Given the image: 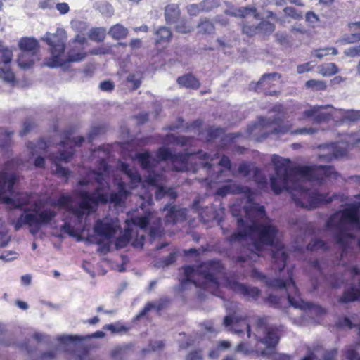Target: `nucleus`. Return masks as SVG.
Segmentation results:
<instances>
[{"label": "nucleus", "instance_id": "obj_1", "mask_svg": "<svg viewBox=\"0 0 360 360\" xmlns=\"http://www.w3.org/2000/svg\"><path fill=\"white\" fill-rule=\"evenodd\" d=\"M44 41L50 46L51 57L46 58L44 61L45 65L49 68L62 66L65 63L79 62L86 56L84 51V46L86 39L84 37L77 34L75 38L69 42L70 49L65 61L62 59L65 51V45L64 41L56 34H52L46 37Z\"/></svg>", "mask_w": 360, "mask_h": 360}, {"label": "nucleus", "instance_id": "obj_2", "mask_svg": "<svg viewBox=\"0 0 360 360\" xmlns=\"http://www.w3.org/2000/svg\"><path fill=\"white\" fill-rule=\"evenodd\" d=\"M247 227L251 232V235L256 233L258 236L252 242L257 251H262L264 245L276 248L272 252L271 257L274 269L281 272L286 266L288 255L284 251L283 245H278L275 243L278 232L276 226L271 224H259L256 220H252V224Z\"/></svg>", "mask_w": 360, "mask_h": 360}, {"label": "nucleus", "instance_id": "obj_3", "mask_svg": "<svg viewBox=\"0 0 360 360\" xmlns=\"http://www.w3.org/2000/svg\"><path fill=\"white\" fill-rule=\"evenodd\" d=\"M222 264L219 260H209L198 264L184 267L185 278L181 281V285L187 283H193L196 287L205 288L207 283H217L216 274L221 271Z\"/></svg>", "mask_w": 360, "mask_h": 360}, {"label": "nucleus", "instance_id": "obj_4", "mask_svg": "<svg viewBox=\"0 0 360 360\" xmlns=\"http://www.w3.org/2000/svg\"><path fill=\"white\" fill-rule=\"evenodd\" d=\"M288 278L284 281L281 278H268L265 274L257 269L251 271L250 276L253 278L264 282L266 286L272 289H287L288 300L289 304L295 308H302V300L300 298L299 290L293 280L292 270L288 271Z\"/></svg>", "mask_w": 360, "mask_h": 360}, {"label": "nucleus", "instance_id": "obj_5", "mask_svg": "<svg viewBox=\"0 0 360 360\" xmlns=\"http://www.w3.org/2000/svg\"><path fill=\"white\" fill-rule=\"evenodd\" d=\"M271 161L276 175L270 178L271 190L276 195L281 193L284 190L290 193L292 186H290L289 182L292 181V176L295 175L290 166V160L274 155Z\"/></svg>", "mask_w": 360, "mask_h": 360}, {"label": "nucleus", "instance_id": "obj_6", "mask_svg": "<svg viewBox=\"0 0 360 360\" xmlns=\"http://www.w3.org/2000/svg\"><path fill=\"white\" fill-rule=\"evenodd\" d=\"M274 112H278L282 114V116H275L273 118H267L263 116L258 117L257 120L248 127V132L250 134H254L257 130L262 131L266 127L276 126L270 132L265 134L262 138H266L269 134H286L291 129V124H283V106L282 105H275L271 109Z\"/></svg>", "mask_w": 360, "mask_h": 360}, {"label": "nucleus", "instance_id": "obj_7", "mask_svg": "<svg viewBox=\"0 0 360 360\" xmlns=\"http://www.w3.org/2000/svg\"><path fill=\"white\" fill-rule=\"evenodd\" d=\"M56 216L52 210H43L37 214L26 213L21 214L13 223L14 229L20 230L27 225L31 234L36 235L43 225L49 224Z\"/></svg>", "mask_w": 360, "mask_h": 360}, {"label": "nucleus", "instance_id": "obj_8", "mask_svg": "<svg viewBox=\"0 0 360 360\" xmlns=\"http://www.w3.org/2000/svg\"><path fill=\"white\" fill-rule=\"evenodd\" d=\"M292 171L295 175L319 182L336 174L334 167L331 165H297L292 167Z\"/></svg>", "mask_w": 360, "mask_h": 360}, {"label": "nucleus", "instance_id": "obj_9", "mask_svg": "<svg viewBox=\"0 0 360 360\" xmlns=\"http://www.w3.org/2000/svg\"><path fill=\"white\" fill-rule=\"evenodd\" d=\"M77 195L81 199V208L86 210V216H89L94 212L98 205L110 203V194L108 195L103 193V188L100 185L94 189L92 193L86 191H80Z\"/></svg>", "mask_w": 360, "mask_h": 360}, {"label": "nucleus", "instance_id": "obj_10", "mask_svg": "<svg viewBox=\"0 0 360 360\" xmlns=\"http://www.w3.org/2000/svg\"><path fill=\"white\" fill-rule=\"evenodd\" d=\"M193 155L194 153L191 152L172 153L168 148L165 147H160L156 151L158 162L169 160L172 170L175 172L187 171L189 158Z\"/></svg>", "mask_w": 360, "mask_h": 360}, {"label": "nucleus", "instance_id": "obj_11", "mask_svg": "<svg viewBox=\"0 0 360 360\" xmlns=\"http://www.w3.org/2000/svg\"><path fill=\"white\" fill-rule=\"evenodd\" d=\"M72 133L71 130H66L63 132V140L60 141L58 145L63 148H68V150L59 152V156L56 157L58 161L66 162L70 161L75 154V148L81 146L84 142V138L82 136L71 138Z\"/></svg>", "mask_w": 360, "mask_h": 360}, {"label": "nucleus", "instance_id": "obj_12", "mask_svg": "<svg viewBox=\"0 0 360 360\" xmlns=\"http://www.w3.org/2000/svg\"><path fill=\"white\" fill-rule=\"evenodd\" d=\"M268 318L266 316L259 317L256 321V326L258 329H265L266 334L261 341L265 343L268 348H275L278 345L281 333L283 330L282 326L267 327Z\"/></svg>", "mask_w": 360, "mask_h": 360}, {"label": "nucleus", "instance_id": "obj_13", "mask_svg": "<svg viewBox=\"0 0 360 360\" xmlns=\"http://www.w3.org/2000/svg\"><path fill=\"white\" fill-rule=\"evenodd\" d=\"M317 148L321 150L318 155V159L328 163L342 158L347 154L346 148L340 147L338 143L335 142L320 144Z\"/></svg>", "mask_w": 360, "mask_h": 360}, {"label": "nucleus", "instance_id": "obj_14", "mask_svg": "<svg viewBox=\"0 0 360 360\" xmlns=\"http://www.w3.org/2000/svg\"><path fill=\"white\" fill-rule=\"evenodd\" d=\"M72 197L69 195H61L58 197L56 202L51 204L52 206L65 208L69 213L75 217L77 224H82L85 215H86V209L81 208L80 201L77 207H74L71 204Z\"/></svg>", "mask_w": 360, "mask_h": 360}, {"label": "nucleus", "instance_id": "obj_15", "mask_svg": "<svg viewBox=\"0 0 360 360\" xmlns=\"http://www.w3.org/2000/svg\"><path fill=\"white\" fill-rule=\"evenodd\" d=\"M228 285L231 290L250 301H257L261 295V290L255 286L248 285L237 281H230Z\"/></svg>", "mask_w": 360, "mask_h": 360}, {"label": "nucleus", "instance_id": "obj_16", "mask_svg": "<svg viewBox=\"0 0 360 360\" xmlns=\"http://www.w3.org/2000/svg\"><path fill=\"white\" fill-rule=\"evenodd\" d=\"M360 202L350 204L342 210L340 213V222L350 224L360 229Z\"/></svg>", "mask_w": 360, "mask_h": 360}, {"label": "nucleus", "instance_id": "obj_17", "mask_svg": "<svg viewBox=\"0 0 360 360\" xmlns=\"http://www.w3.org/2000/svg\"><path fill=\"white\" fill-rule=\"evenodd\" d=\"M330 105L311 106L303 112L302 119L311 118L314 123L321 124L327 122L333 117L331 112L326 110Z\"/></svg>", "mask_w": 360, "mask_h": 360}, {"label": "nucleus", "instance_id": "obj_18", "mask_svg": "<svg viewBox=\"0 0 360 360\" xmlns=\"http://www.w3.org/2000/svg\"><path fill=\"white\" fill-rule=\"evenodd\" d=\"M118 229L119 226L111 219H98L94 226L95 233L108 240L115 237Z\"/></svg>", "mask_w": 360, "mask_h": 360}, {"label": "nucleus", "instance_id": "obj_19", "mask_svg": "<svg viewBox=\"0 0 360 360\" xmlns=\"http://www.w3.org/2000/svg\"><path fill=\"white\" fill-rule=\"evenodd\" d=\"M281 77L278 72L265 73L260 79L255 84L256 91H264L265 95L275 96L278 94L276 91H271L270 89L275 85L274 81Z\"/></svg>", "mask_w": 360, "mask_h": 360}, {"label": "nucleus", "instance_id": "obj_20", "mask_svg": "<svg viewBox=\"0 0 360 360\" xmlns=\"http://www.w3.org/2000/svg\"><path fill=\"white\" fill-rule=\"evenodd\" d=\"M117 191H112L110 193V203L115 207H122L125 205L127 198L131 192L127 189V185L122 179L116 183Z\"/></svg>", "mask_w": 360, "mask_h": 360}, {"label": "nucleus", "instance_id": "obj_21", "mask_svg": "<svg viewBox=\"0 0 360 360\" xmlns=\"http://www.w3.org/2000/svg\"><path fill=\"white\" fill-rule=\"evenodd\" d=\"M311 191L304 188L300 183L292 181V187L290 193L295 205L297 207L305 208L304 203L309 200Z\"/></svg>", "mask_w": 360, "mask_h": 360}, {"label": "nucleus", "instance_id": "obj_22", "mask_svg": "<svg viewBox=\"0 0 360 360\" xmlns=\"http://www.w3.org/2000/svg\"><path fill=\"white\" fill-rule=\"evenodd\" d=\"M336 196V195L330 196L328 193H320L317 191H311L309 200L304 203L305 208L311 210L322 205L330 203Z\"/></svg>", "mask_w": 360, "mask_h": 360}, {"label": "nucleus", "instance_id": "obj_23", "mask_svg": "<svg viewBox=\"0 0 360 360\" xmlns=\"http://www.w3.org/2000/svg\"><path fill=\"white\" fill-rule=\"evenodd\" d=\"M249 226L243 217H238L237 219V228L238 231L232 233L229 236L226 237V241L232 244L244 240L248 236H251V232L247 227Z\"/></svg>", "mask_w": 360, "mask_h": 360}, {"label": "nucleus", "instance_id": "obj_24", "mask_svg": "<svg viewBox=\"0 0 360 360\" xmlns=\"http://www.w3.org/2000/svg\"><path fill=\"white\" fill-rule=\"evenodd\" d=\"M167 210V214L165 217V222L167 224H176L178 222L184 221L186 219V210L178 207L176 205H167L164 210Z\"/></svg>", "mask_w": 360, "mask_h": 360}, {"label": "nucleus", "instance_id": "obj_25", "mask_svg": "<svg viewBox=\"0 0 360 360\" xmlns=\"http://www.w3.org/2000/svg\"><path fill=\"white\" fill-rule=\"evenodd\" d=\"M199 216L200 221L204 224H207L212 221H217L220 225L223 220V217L219 216V214L213 205L206 206L199 211Z\"/></svg>", "mask_w": 360, "mask_h": 360}, {"label": "nucleus", "instance_id": "obj_26", "mask_svg": "<svg viewBox=\"0 0 360 360\" xmlns=\"http://www.w3.org/2000/svg\"><path fill=\"white\" fill-rule=\"evenodd\" d=\"M228 181L231 182V184L224 185L218 188L216 191V195L221 197H225L229 194H240L245 193L247 191H250L247 187H244L236 183H233L232 180H228Z\"/></svg>", "mask_w": 360, "mask_h": 360}, {"label": "nucleus", "instance_id": "obj_27", "mask_svg": "<svg viewBox=\"0 0 360 360\" xmlns=\"http://www.w3.org/2000/svg\"><path fill=\"white\" fill-rule=\"evenodd\" d=\"M342 222H339L337 224V227L339 229L338 231L335 233L334 238L335 243L341 246L342 248V253L347 250L349 246V240H353L355 236L351 233L347 232L345 229L341 228Z\"/></svg>", "mask_w": 360, "mask_h": 360}, {"label": "nucleus", "instance_id": "obj_28", "mask_svg": "<svg viewBox=\"0 0 360 360\" xmlns=\"http://www.w3.org/2000/svg\"><path fill=\"white\" fill-rule=\"evenodd\" d=\"M197 27V34L200 36H211L215 33V25L212 20L204 17L200 18Z\"/></svg>", "mask_w": 360, "mask_h": 360}, {"label": "nucleus", "instance_id": "obj_29", "mask_svg": "<svg viewBox=\"0 0 360 360\" xmlns=\"http://www.w3.org/2000/svg\"><path fill=\"white\" fill-rule=\"evenodd\" d=\"M243 209L245 216L249 218H257L262 219L266 216L264 206L260 205L256 202L245 205Z\"/></svg>", "mask_w": 360, "mask_h": 360}, {"label": "nucleus", "instance_id": "obj_30", "mask_svg": "<svg viewBox=\"0 0 360 360\" xmlns=\"http://www.w3.org/2000/svg\"><path fill=\"white\" fill-rule=\"evenodd\" d=\"M39 60V53H32V52H27V51H20L18 58V65L23 68L27 69L34 64L36 60Z\"/></svg>", "mask_w": 360, "mask_h": 360}, {"label": "nucleus", "instance_id": "obj_31", "mask_svg": "<svg viewBox=\"0 0 360 360\" xmlns=\"http://www.w3.org/2000/svg\"><path fill=\"white\" fill-rule=\"evenodd\" d=\"M181 11L178 4H170L165 6V18L169 25L178 22L180 19Z\"/></svg>", "mask_w": 360, "mask_h": 360}, {"label": "nucleus", "instance_id": "obj_32", "mask_svg": "<svg viewBox=\"0 0 360 360\" xmlns=\"http://www.w3.org/2000/svg\"><path fill=\"white\" fill-rule=\"evenodd\" d=\"M155 44L157 46H167L171 41L173 34L171 30L167 27H160L156 32Z\"/></svg>", "mask_w": 360, "mask_h": 360}, {"label": "nucleus", "instance_id": "obj_33", "mask_svg": "<svg viewBox=\"0 0 360 360\" xmlns=\"http://www.w3.org/2000/svg\"><path fill=\"white\" fill-rule=\"evenodd\" d=\"M224 13L227 15L238 18H245L250 14H252L255 17H257L258 15L255 7L230 8L226 9Z\"/></svg>", "mask_w": 360, "mask_h": 360}, {"label": "nucleus", "instance_id": "obj_34", "mask_svg": "<svg viewBox=\"0 0 360 360\" xmlns=\"http://www.w3.org/2000/svg\"><path fill=\"white\" fill-rule=\"evenodd\" d=\"M177 83L180 86L191 89H198L200 86V81L191 73L179 77Z\"/></svg>", "mask_w": 360, "mask_h": 360}, {"label": "nucleus", "instance_id": "obj_35", "mask_svg": "<svg viewBox=\"0 0 360 360\" xmlns=\"http://www.w3.org/2000/svg\"><path fill=\"white\" fill-rule=\"evenodd\" d=\"M142 169L150 171L155 167V159L150 155L148 151L138 153L135 155Z\"/></svg>", "mask_w": 360, "mask_h": 360}, {"label": "nucleus", "instance_id": "obj_36", "mask_svg": "<svg viewBox=\"0 0 360 360\" xmlns=\"http://www.w3.org/2000/svg\"><path fill=\"white\" fill-rule=\"evenodd\" d=\"M360 286V281L359 282ZM360 301V289L355 287H351L345 290L342 296L338 299V302L346 304Z\"/></svg>", "mask_w": 360, "mask_h": 360}, {"label": "nucleus", "instance_id": "obj_37", "mask_svg": "<svg viewBox=\"0 0 360 360\" xmlns=\"http://www.w3.org/2000/svg\"><path fill=\"white\" fill-rule=\"evenodd\" d=\"M18 46L20 51L39 53V45L34 38L22 37L20 39Z\"/></svg>", "mask_w": 360, "mask_h": 360}, {"label": "nucleus", "instance_id": "obj_38", "mask_svg": "<svg viewBox=\"0 0 360 360\" xmlns=\"http://www.w3.org/2000/svg\"><path fill=\"white\" fill-rule=\"evenodd\" d=\"M128 33V30L121 24H116L112 26L108 31L109 35L115 40L126 38Z\"/></svg>", "mask_w": 360, "mask_h": 360}, {"label": "nucleus", "instance_id": "obj_39", "mask_svg": "<svg viewBox=\"0 0 360 360\" xmlns=\"http://www.w3.org/2000/svg\"><path fill=\"white\" fill-rule=\"evenodd\" d=\"M319 73L323 77H330L337 74L339 68L334 63L321 64L318 67Z\"/></svg>", "mask_w": 360, "mask_h": 360}, {"label": "nucleus", "instance_id": "obj_40", "mask_svg": "<svg viewBox=\"0 0 360 360\" xmlns=\"http://www.w3.org/2000/svg\"><path fill=\"white\" fill-rule=\"evenodd\" d=\"M89 38L96 42H101L105 38V29L103 27H94L89 30Z\"/></svg>", "mask_w": 360, "mask_h": 360}, {"label": "nucleus", "instance_id": "obj_41", "mask_svg": "<svg viewBox=\"0 0 360 360\" xmlns=\"http://www.w3.org/2000/svg\"><path fill=\"white\" fill-rule=\"evenodd\" d=\"M151 212H146L143 216H136L132 218V223L141 229H146L149 224Z\"/></svg>", "mask_w": 360, "mask_h": 360}, {"label": "nucleus", "instance_id": "obj_42", "mask_svg": "<svg viewBox=\"0 0 360 360\" xmlns=\"http://www.w3.org/2000/svg\"><path fill=\"white\" fill-rule=\"evenodd\" d=\"M257 29L258 33L269 36L274 32L275 25L268 20H262L257 25Z\"/></svg>", "mask_w": 360, "mask_h": 360}, {"label": "nucleus", "instance_id": "obj_43", "mask_svg": "<svg viewBox=\"0 0 360 360\" xmlns=\"http://www.w3.org/2000/svg\"><path fill=\"white\" fill-rule=\"evenodd\" d=\"M207 136L206 141L211 142L217 138H219L224 134V129L221 127H209L206 129Z\"/></svg>", "mask_w": 360, "mask_h": 360}, {"label": "nucleus", "instance_id": "obj_44", "mask_svg": "<svg viewBox=\"0 0 360 360\" xmlns=\"http://www.w3.org/2000/svg\"><path fill=\"white\" fill-rule=\"evenodd\" d=\"M203 13L214 11L221 6L220 0H202L200 1Z\"/></svg>", "mask_w": 360, "mask_h": 360}, {"label": "nucleus", "instance_id": "obj_45", "mask_svg": "<svg viewBox=\"0 0 360 360\" xmlns=\"http://www.w3.org/2000/svg\"><path fill=\"white\" fill-rule=\"evenodd\" d=\"M13 58V52L8 48L4 46L0 41V63L6 65L9 64Z\"/></svg>", "mask_w": 360, "mask_h": 360}, {"label": "nucleus", "instance_id": "obj_46", "mask_svg": "<svg viewBox=\"0 0 360 360\" xmlns=\"http://www.w3.org/2000/svg\"><path fill=\"white\" fill-rule=\"evenodd\" d=\"M176 24L174 30L176 32L180 34H188L193 30V26L186 19H182L181 20H179L178 22Z\"/></svg>", "mask_w": 360, "mask_h": 360}, {"label": "nucleus", "instance_id": "obj_47", "mask_svg": "<svg viewBox=\"0 0 360 360\" xmlns=\"http://www.w3.org/2000/svg\"><path fill=\"white\" fill-rule=\"evenodd\" d=\"M328 246L327 243L321 239L311 240L307 245V250L309 251H316L318 250H327Z\"/></svg>", "mask_w": 360, "mask_h": 360}, {"label": "nucleus", "instance_id": "obj_48", "mask_svg": "<svg viewBox=\"0 0 360 360\" xmlns=\"http://www.w3.org/2000/svg\"><path fill=\"white\" fill-rule=\"evenodd\" d=\"M304 86L306 88L314 91H325L327 88L326 82L316 79L307 80Z\"/></svg>", "mask_w": 360, "mask_h": 360}, {"label": "nucleus", "instance_id": "obj_49", "mask_svg": "<svg viewBox=\"0 0 360 360\" xmlns=\"http://www.w3.org/2000/svg\"><path fill=\"white\" fill-rule=\"evenodd\" d=\"M169 136L172 139V142L174 144L181 147L191 145L192 141L193 140V137L192 136H174L173 134H171Z\"/></svg>", "mask_w": 360, "mask_h": 360}, {"label": "nucleus", "instance_id": "obj_50", "mask_svg": "<svg viewBox=\"0 0 360 360\" xmlns=\"http://www.w3.org/2000/svg\"><path fill=\"white\" fill-rule=\"evenodd\" d=\"M103 329L105 330H110L112 333H118L122 332H127L129 330V328L126 326L121 324L117 322L115 324H106L103 327Z\"/></svg>", "mask_w": 360, "mask_h": 360}, {"label": "nucleus", "instance_id": "obj_51", "mask_svg": "<svg viewBox=\"0 0 360 360\" xmlns=\"http://www.w3.org/2000/svg\"><path fill=\"white\" fill-rule=\"evenodd\" d=\"M131 239V234L129 231H126L122 236H120L116 238L115 246L117 248H123L126 247L129 243Z\"/></svg>", "mask_w": 360, "mask_h": 360}, {"label": "nucleus", "instance_id": "obj_52", "mask_svg": "<svg viewBox=\"0 0 360 360\" xmlns=\"http://www.w3.org/2000/svg\"><path fill=\"white\" fill-rule=\"evenodd\" d=\"M0 77L8 82H14L15 76L9 67L6 66L5 68H0Z\"/></svg>", "mask_w": 360, "mask_h": 360}, {"label": "nucleus", "instance_id": "obj_53", "mask_svg": "<svg viewBox=\"0 0 360 360\" xmlns=\"http://www.w3.org/2000/svg\"><path fill=\"white\" fill-rule=\"evenodd\" d=\"M253 179L259 185L265 186L267 184L266 176L262 174L261 169L255 167L252 169Z\"/></svg>", "mask_w": 360, "mask_h": 360}, {"label": "nucleus", "instance_id": "obj_54", "mask_svg": "<svg viewBox=\"0 0 360 360\" xmlns=\"http://www.w3.org/2000/svg\"><path fill=\"white\" fill-rule=\"evenodd\" d=\"M193 153V156H195L199 160L206 161L202 163L203 167H206L207 169L212 168V165L210 162H207V160L210 158V155L208 153L203 152L202 150H198L197 152Z\"/></svg>", "mask_w": 360, "mask_h": 360}, {"label": "nucleus", "instance_id": "obj_55", "mask_svg": "<svg viewBox=\"0 0 360 360\" xmlns=\"http://www.w3.org/2000/svg\"><path fill=\"white\" fill-rule=\"evenodd\" d=\"M127 82L132 84L131 90L135 91L138 89L142 83V76L136 77L134 73L129 74L127 77Z\"/></svg>", "mask_w": 360, "mask_h": 360}, {"label": "nucleus", "instance_id": "obj_56", "mask_svg": "<svg viewBox=\"0 0 360 360\" xmlns=\"http://www.w3.org/2000/svg\"><path fill=\"white\" fill-rule=\"evenodd\" d=\"M127 176L130 179L131 188H136L142 182V178L137 171L132 170Z\"/></svg>", "mask_w": 360, "mask_h": 360}, {"label": "nucleus", "instance_id": "obj_57", "mask_svg": "<svg viewBox=\"0 0 360 360\" xmlns=\"http://www.w3.org/2000/svg\"><path fill=\"white\" fill-rule=\"evenodd\" d=\"M160 174L153 172L150 173L145 179L144 182L147 184L148 186L157 187L159 186L158 181L160 178Z\"/></svg>", "mask_w": 360, "mask_h": 360}, {"label": "nucleus", "instance_id": "obj_58", "mask_svg": "<svg viewBox=\"0 0 360 360\" xmlns=\"http://www.w3.org/2000/svg\"><path fill=\"white\" fill-rule=\"evenodd\" d=\"M56 170L54 174L60 178L65 179V181L68 179L71 174V171L68 169L62 167L60 164L56 163Z\"/></svg>", "mask_w": 360, "mask_h": 360}, {"label": "nucleus", "instance_id": "obj_59", "mask_svg": "<svg viewBox=\"0 0 360 360\" xmlns=\"http://www.w3.org/2000/svg\"><path fill=\"white\" fill-rule=\"evenodd\" d=\"M187 12L191 16H197L203 13L201 3L189 4L186 8Z\"/></svg>", "mask_w": 360, "mask_h": 360}, {"label": "nucleus", "instance_id": "obj_60", "mask_svg": "<svg viewBox=\"0 0 360 360\" xmlns=\"http://www.w3.org/2000/svg\"><path fill=\"white\" fill-rule=\"evenodd\" d=\"M283 12L285 15L290 17L297 20H301L303 17L302 13L297 11L293 7H285L283 9Z\"/></svg>", "mask_w": 360, "mask_h": 360}, {"label": "nucleus", "instance_id": "obj_61", "mask_svg": "<svg viewBox=\"0 0 360 360\" xmlns=\"http://www.w3.org/2000/svg\"><path fill=\"white\" fill-rule=\"evenodd\" d=\"M242 32L248 37H253L258 34L257 25H250L248 24H243L242 27Z\"/></svg>", "mask_w": 360, "mask_h": 360}, {"label": "nucleus", "instance_id": "obj_62", "mask_svg": "<svg viewBox=\"0 0 360 360\" xmlns=\"http://www.w3.org/2000/svg\"><path fill=\"white\" fill-rule=\"evenodd\" d=\"M264 302L271 307L278 308L280 306L279 297L273 294H270L266 297H265Z\"/></svg>", "mask_w": 360, "mask_h": 360}, {"label": "nucleus", "instance_id": "obj_63", "mask_svg": "<svg viewBox=\"0 0 360 360\" xmlns=\"http://www.w3.org/2000/svg\"><path fill=\"white\" fill-rule=\"evenodd\" d=\"M186 360H203L202 350L197 349L191 351L186 356Z\"/></svg>", "mask_w": 360, "mask_h": 360}, {"label": "nucleus", "instance_id": "obj_64", "mask_svg": "<svg viewBox=\"0 0 360 360\" xmlns=\"http://www.w3.org/2000/svg\"><path fill=\"white\" fill-rule=\"evenodd\" d=\"M345 54L352 58L360 56V44L348 48L345 51Z\"/></svg>", "mask_w": 360, "mask_h": 360}]
</instances>
